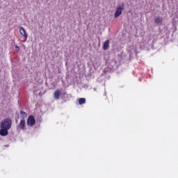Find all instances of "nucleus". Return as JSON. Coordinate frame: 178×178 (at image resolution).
<instances>
[{
	"label": "nucleus",
	"mask_w": 178,
	"mask_h": 178,
	"mask_svg": "<svg viewBox=\"0 0 178 178\" xmlns=\"http://www.w3.org/2000/svg\"><path fill=\"white\" fill-rule=\"evenodd\" d=\"M17 130H26V120L21 118L19 123L17 126Z\"/></svg>",
	"instance_id": "3"
},
{
	"label": "nucleus",
	"mask_w": 178,
	"mask_h": 178,
	"mask_svg": "<svg viewBox=\"0 0 178 178\" xmlns=\"http://www.w3.org/2000/svg\"><path fill=\"white\" fill-rule=\"evenodd\" d=\"M19 33L21 35H22V37H24V38H27L28 35H27V33H26V29H24V28L21 27L19 29Z\"/></svg>",
	"instance_id": "7"
},
{
	"label": "nucleus",
	"mask_w": 178,
	"mask_h": 178,
	"mask_svg": "<svg viewBox=\"0 0 178 178\" xmlns=\"http://www.w3.org/2000/svg\"><path fill=\"white\" fill-rule=\"evenodd\" d=\"M111 43V41L109 40H107L104 42L103 44V49L104 51H106L109 48V44Z\"/></svg>",
	"instance_id": "8"
},
{
	"label": "nucleus",
	"mask_w": 178,
	"mask_h": 178,
	"mask_svg": "<svg viewBox=\"0 0 178 178\" xmlns=\"http://www.w3.org/2000/svg\"><path fill=\"white\" fill-rule=\"evenodd\" d=\"M20 115H21V116H22V119H26V118H27V113H26V112H24V111H20Z\"/></svg>",
	"instance_id": "10"
},
{
	"label": "nucleus",
	"mask_w": 178,
	"mask_h": 178,
	"mask_svg": "<svg viewBox=\"0 0 178 178\" xmlns=\"http://www.w3.org/2000/svg\"><path fill=\"white\" fill-rule=\"evenodd\" d=\"M124 10V4L122 3L121 5H118L115 9V12L114 14V17L118 18L120 15H122V12Z\"/></svg>",
	"instance_id": "2"
},
{
	"label": "nucleus",
	"mask_w": 178,
	"mask_h": 178,
	"mask_svg": "<svg viewBox=\"0 0 178 178\" xmlns=\"http://www.w3.org/2000/svg\"><path fill=\"white\" fill-rule=\"evenodd\" d=\"M15 49H17V51H20V47H19V46L16 45Z\"/></svg>",
	"instance_id": "12"
},
{
	"label": "nucleus",
	"mask_w": 178,
	"mask_h": 178,
	"mask_svg": "<svg viewBox=\"0 0 178 178\" xmlns=\"http://www.w3.org/2000/svg\"><path fill=\"white\" fill-rule=\"evenodd\" d=\"M8 130L9 129H8L7 128H1L0 129V136H8L9 133Z\"/></svg>",
	"instance_id": "6"
},
{
	"label": "nucleus",
	"mask_w": 178,
	"mask_h": 178,
	"mask_svg": "<svg viewBox=\"0 0 178 178\" xmlns=\"http://www.w3.org/2000/svg\"><path fill=\"white\" fill-rule=\"evenodd\" d=\"M27 126H30V127H33L34 124H35V118H34V115H29L27 121Z\"/></svg>",
	"instance_id": "4"
},
{
	"label": "nucleus",
	"mask_w": 178,
	"mask_h": 178,
	"mask_svg": "<svg viewBox=\"0 0 178 178\" xmlns=\"http://www.w3.org/2000/svg\"><path fill=\"white\" fill-rule=\"evenodd\" d=\"M85 103H86V98H79V105H83Z\"/></svg>",
	"instance_id": "11"
},
{
	"label": "nucleus",
	"mask_w": 178,
	"mask_h": 178,
	"mask_svg": "<svg viewBox=\"0 0 178 178\" xmlns=\"http://www.w3.org/2000/svg\"><path fill=\"white\" fill-rule=\"evenodd\" d=\"M0 127L1 129H8L10 130V127H12V120L10 118L4 119L1 122Z\"/></svg>",
	"instance_id": "1"
},
{
	"label": "nucleus",
	"mask_w": 178,
	"mask_h": 178,
	"mask_svg": "<svg viewBox=\"0 0 178 178\" xmlns=\"http://www.w3.org/2000/svg\"><path fill=\"white\" fill-rule=\"evenodd\" d=\"M163 20V18H162V17H157L155 18L154 22L156 23V24H159L160 23H162Z\"/></svg>",
	"instance_id": "9"
},
{
	"label": "nucleus",
	"mask_w": 178,
	"mask_h": 178,
	"mask_svg": "<svg viewBox=\"0 0 178 178\" xmlns=\"http://www.w3.org/2000/svg\"><path fill=\"white\" fill-rule=\"evenodd\" d=\"M61 94H62L61 90H57L54 91V92L53 93L54 99H59V98H60Z\"/></svg>",
	"instance_id": "5"
}]
</instances>
